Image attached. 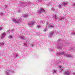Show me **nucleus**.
<instances>
[{
    "instance_id": "43",
    "label": "nucleus",
    "mask_w": 75,
    "mask_h": 75,
    "mask_svg": "<svg viewBox=\"0 0 75 75\" xmlns=\"http://www.w3.org/2000/svg\"><path fill=\"white\" fill-rule=\"evenodd\" d=\"M74 75H75V73H74Z\"/></svg>"
},
{
    "instance_id": "27",
    "label": "nucleus",
    "mask_w": 75,
    "mask_h": 75,
    "mask_svg": "<svg viewBox=\"0 0 75 75\" xmlns=\"http://www.w3.org/2000/svg\"><path fill=\"white\" fill-rule=\"evenodd\" d=\"M51 10H52V11H55V9L54 8H51Z\"/></svg>"
},
{
    "instance_id": "7",
    "label": "nucleus",
    "mask_w": 75,
    "mask_h": 75,
    "mask_svg": "<svg viewBox=\"0 0 75 75\" xmlns=\"http://www.w3.org/2000/svg\"><path fill=\"white\" fill-rule=\"evenodd\" d=\"M64 74L65 75H69L70 74V72L67 70L65 71Z\"/></svg>"
},
{
    "instance_id": "44",
    "label": "nucleus",
    "mask_w": 75,
    "mask_h": 75,
    "mask_svg": "<svg viewBox=\"0 0 75 75\" xmlns=\"http://www.w3.org/2000/svg\"><path fill=\"white\" fill-rule=\"evenodd\" d=\"M28 3H30V2H28Z\"/></svg>"
},
{
    "instance_id": "37",
    "label": "nucleus",
    "mask_w": 75,
    "mask_h": 75,
    "mask_svg": "<svg viewBox=\"0 0 75 75\" xmlns=\"http://www.w3.org/2000/svg\"><path fill=\"white\" fill-rule=\"evenodd\" d=\"M48 24V22L46 23V25H47Z\"/></svg>"
},
{
    "instance_id": "19",
    "label": "nucleus",
    "mask_w": 75,
    "mask_h": 75,
    "mask_svg": "<svg viewBox=\"0 0 75 75\" xmlns=\"http://www.w3.org/2000/svg\"><path fill=\"white\" fill-rule=\"evenodd\" d=\"M18 13H21V11H22V10H21L20 9H19L18 10Z\"/></svg>"
},
{
    "instance_id": "15",
    "label": "nucleus",
    "mask_w": 75,
    "mask_h": 75,
    "mask_svg": "<svg viewBox=\"0 0 75 75\" xmlns=\"http://www.w3.org/2000/svg\"><path fill=\"white\" fill-rule=\"evenodd\" d=\"M28 45H31V46H32V47H33V46H36V45H34V44H30V43H28Z\"/></svg>"
},
{
    "instance_id": "35",
    "label": "nucleus",
    "mask_w": 75,
    "mask_h": 75,
    "mask_svg": "<svg viewBox=\"0 0 75 75\" xmlns=\"http://www.w3.org/2000/svg\"><path fill=\"white\" fill-rule=\"evenodd\" d=\"M42 0H39L38 1H42Z\"/></svg>"
},
{
    "instance_id": "20",
    "label": "nucleus",
    "mask_w": 75,
    "mask_h": 75,
    "mask_svg": "<svg viewBox=\"0 0 75 75\" xmlns=\"http://www.w3.org/2000/svg\"><path fill=\"white\" fill-rule=\"evenodd\" d=\"M56 16L55 15H54L53 16V19H56L57 18Z\"/></svg>"
},
{
    "instance_id": "11",
    "label": "nucleus",
    "mask_w": 75,
    "mask_h": 75,
    "mask_svg": "<svg viewBox=\"0 0 75 75\" xmlns=\"http://www.w3.org/2000/svg\"><path fill=\"white\" fill-rule=\"evenodd\" d=\"M52 74H56L57 73V69H53L52 70Z\"/></svg>"
},
{
    "instance_id": "3",
    "label": "nucleus",
    "mask_w": 75,
    "mask_h": 75,
    "mask_svg": "<svg viewBox=\"0 0 75 75\" xmlns=\"http://www.w3.org/2000/svg\"><path fill=\"white\" fill-rule=\"evenodd\" d=\"M35 23V21H34V20H33V21H31L29 22L28 23V25L29 27H32V25H34Z\"/></svg>"
},
{
    "instance_id": "36",
    "label": "nucleus",
    "mask_w": 75,
    "mask_h": 75,
    "mask_svg": "<svg viewBox=\"0 0 75 75\" xmlns=\"http://www.w3.org/2000/svg\"><path fill=\"white\" fill-rule=\"evenodd\" d=\"M60 40V39H59V40H58L57 41H58V42H59V41Z\"/></svg>"
},
{
    "instance_id": "1",
    "label": "nucleus",
    "mask_w": 75,
    "mask_h": 75,
    "mask_svg": "<svg viewBox=\"0 0 75 75\" xmlns=\"http://www.w3.org/2000/svg\"><path fill=\"white\" fill-rule=\"evenodd\" d=\"M16 73V71L15 70H11V69H9V70L6 69L5 70V73L7 75H12L13 74Z\"/></svg>"
},
{
    "instance_id": "9",
    "label": "nucleus",
    "mask_w": 75,
    "mask_h": 75,
    "mask_svg": "<svg viewBox=\"0 0 75 75\" xmlns=\"http://www.w3.org/2000/svg\"><path fill=\"white\" fill-rule=\"evenodd\" d=\"M56 47L57 48H59V49H61V44H57V46H56Z\"/></svg>"
},
{
    "instance_id": "18",
    "label": "nucleus",
    "mask_w": 75,
    "mask_h": 75,
    "mask_svg": "<svg viewBox=\"0 0 75 75\" xmlns=\"http://www.w3.org/2000/svg\"><path fill=\"white\" fill-rule=\"evenodd\" d=\"M44 22H45V21L43 20H42L40 21V22L41 23V24H43Z\"/></svg>"
},
{
    "instance_id": "30",
    "label": "nucleus",
    "mask_w": 75,
    "mask_h": 75,
    "mask_svg": "<svg viewBox=\"0 0 75 75\" xmlns=\"http://www.w3.org/2000/svg\"><path fill=\"white\" fill-rule=\"evenodd\" d=\"M60 54H61V53H57V55H60Z\"/></svg>"
},
{
    "instance_id": "13",
    "label": "nucleus",
    "mask_w": 75,
    "mask_h": 75,
    "mask_svg": "<svg viewBox=\"0 0 75 75\" xmlns=\"http://www.w3.org/2000/svg\"><path fill=\"white\" fill-rule=\"evenodd\" d=\"M58 67H59V68H60V70H61L62 71H63V68L62 67V66H61L60 65H58Z\"/></svg>"
},
{
    "instance_id": "29",
    "label": "nucleus",
    "mask_w": 75,
    "mask_h": 75,
    "mask_svg": "<svg viewBox=\"0 0 75 75\" xmlns=\"http://www.w3.org/2000/svg\"><path fill=\"white\" fill-rule=\"evenodd\" d=\"M0 15H1V16H3V13L2 12H1L0 13Z\"/></svg>"
},
{
    "instance_id": "2",
    "label": "nucleus",
    "mask_w": 75,
    "mask_h": 75,
    "mask_svg": "<svg viewBox=\"0 0 75 75\" xmlns=\"http://www.w3.org/2000/svg\"><path fill=\"white\" fill-rule=\"evenodd\" d=\"M17 20H16L15 18H11L12 21H13L15 23H20V21H21V20L19 18H17Z\"/></svg>"
},
{
    "instance_id": "21",
    "label": "nucleus",
    "mask_w": 75,
    "mask_h": 75,
    "mask_svg": "<svg viewBox=\"0 0 75 75\" xmlns=\"http://www.w3.org/2000/svg\"><path fill=\"white\" fill-rule=\"evenodd\" d=\"M28 14H25L24 16V17H28Z\"/></svg>"
},
{
    "instance_id": "39",
    "label": "nucleus",
    "mask_w": 75,
    "mask_h": 75,
    "mask_svg": "<svg viewBox=\"0 0 75 75\" xmlns=\"http://www.w3.org/2000/svg\"><path fill=\"white\" fill-rule=\"evenodd\" d=\"M72 6H75V4H73L72 5Z\"/></svg>"
},
{
    "instance_id": "6",
    "label": "nucleus",
    "mask_w": 75,
    "mask_h": 75,
    "mask_svg": "<svg viewBox=\"0 0 75 75\" xmlns=\"http://www.w3.org/2000/svg\"><path fill=\"white\" fill-rule=\"evenodd\" d=\"M6 34V33L5 32L2 33L1 35V38H4V36H5Z\"/></svg>"
},
{
    "instance_id": "14",
    "label": "nucleus",
    "mask_w": 75,
    "mask_h": 75,
    "mask_svg": "<svg viewBox=\"0 0 75 75\" xmlns=\"http://www.w3.org/2000/svg\"><path fill=\"white\" fill-rule=\"evenodd\" d=\"M19 37L22 40H24V37L23 36H19Z\"/></svg>"
},
{
    "instance_id": "12",
    "label": "nucleus",
    "mask_w": 75,
    "mask_h": 75,
    "mask_svg": "<svg viewBox=\"0 0 75 75\" xmlns=\"http://www.w3.org/2000/svg\"><path fill=\"white\" fill-rule=\"evenodd\" d=\"M67 4H68V3L67 2H64L63 3L62 5V6H67Z\"/></svg>"
},
{
    "instance_id": "40",
    "label": "nucleus",
    "mask_w": 75,
    "mask_h": 75,
    "mask_svg": "<svg viewBox=\"0 0 75 75\" xmlns=\"http://www.w3.org/2000/svg\"><path fill=\"white\" fill-rule=\"evenodd\" d=\"M23 2H21V4H23Z\"/></svg>"
},
{
    "instance_id": "26",
    "label": "nucleus",
    "mask_w": 75,
    "mask_h": 75,
    "mask_svg": "<svg viewBox=\"0 0 75 75\" xmlns=\"http://www.w3.org/2000/svg\"><path fill=\"white\" fill-rule=\"evenodd\" d=\"M72 50H74V51H75V47H73V48H71Z\"/></svg>"
},
{
    "instance_id": "23",
    "label": "nucleus",
    "mask_w": 75,
    "mask_h": 75,
    "mask_svg": "<svg viewBox=\"0 0 75 75\" xmlns=\"http://www.w3.org/2000/svg\"><path fill=\"white\" fill-rule=\"evenodd\" d=\"M3 27L2 26L1 27H0V31L2 30H3Z\"/></svg>"
},
{
    "instance_id": "25",
    "label": "nucleus",
    "mask_w": 75,
    "mask_h": 75,
    "mask_svg": "<svg viewBox=\"0 0 75 75\" xmlns=\"http://www.w3.org/2000/svg\"><path fill=\"white\" fill-rule=\"evenodd\" d=\"M40 26L39 25H37V28H40Z\"/></svg>"
},
{
    "instance_id": "34",
    "label": "nucleus",
    "mask_w": 75,
    "mask_h": 75,
    "mask_svg": "<svg viewBox=\"0 0 75 75\" xmlns=\"http://www.w3.org/2000/svg\"><path fill=\"white\" fill-rule=\"evenodd\" d=\"M10 30H8L7 32L8 33V32H10Z\"/></svg>"
},
{
    "instance_id": "45",
    "label": "nucleus",
    "mask_w": 75,
    "mask_h": 75,
    "mask_svg": "<svg viewBox=\"0 0 75 75\" xmlns=\"http://www.w3.org/2000/svg\"><path fill=\"white\" fill-rule=\"evenodd\" d=\"M67 44H68V43H67Z\"/></svg>"
},
{
    "instance_id": "41",
    "label": "nucleus",
    "mask_w": 75,
    "mask_h": 75,
    "mask_svg": "<svg viewBox=\"0 0 75 75\" xmlns=\"http://www.w3.org/2000/svg\"><path fill=\"white\" fill-rule=\"evenodd\" d=\"M73 35H74V34H75V33L74 32V33H73Z\"/></svg>"
},
{
    "instance_id": "16",
    "label": "nucleus",
    "mask_w": 75,
    "mask_h": 75,
    "mask_svg": "<svg viewBox=\"0 0 75 75\" xmlns=\"http://www.w3.org/2000/svg\"><path fill=\"white\" fill-rule=\"evenodd\" d=\"M61 6H62V4H60L59 5L58 7L59 8H61Z\"/></svg>"
},
{
    "instance_id": "8",
    "label": "nucleus",
    "mask_w": 75,
    "mask_h": 75,
    "mask_svg": "<svg viewBox=\"0 0 75 75\" xmlns=\"http://www.w3.org/2000/svg\"><path fill=\"white\" fill-rule=\"evenodd\" d=\"M54 32H52L50 33L48 35L49 38H51V37L53 35V34H54Z\"/></svg>"
},
{
    "instance_id": "5",
    "label": "nucleus",
    "mask_w": 75,
    "mask_h": 75,
    "mask_svg": "<svg viewBox=\"0 0 75 75\" xmlns=\"http://www.w3.org/2000/svg\"><path fill=\"white\" fill-rule=\"evenodd\" d=\"M45 13V11L42 8H41L39 11H37L38 13Z\"/></svg>"
},
{
    "instance_id": "17",
    "label": "nucleus",
    "mask_w": 75,
    "mask_h": 75,
    "mask_svg": "<svg viewBox=\"0 0 75 75\" xmlns=\"http://www.w3.org/2000/svg\"><path fill=\"white\" fill-rule=\"evenodd\" d=\"M8 38H10L11 39V38H13V36L11 35H10L8 37Z\"/></svg>"
},
{
    "instance_id": "24",
    "label": "nucleus",
    "mask_w": 75,
    "mask_h": 75,
    "mask_svg": "<svg viewBox=\"0 0 75 75\" xmlns=\"http://www.w3.org/2000/svg\"><path fill=\"white\" fill-rule=\"evenodd\" d=\"M4 45V43H0V46H2L3 45Z\"/></svg>"
},
{
    "instance_id": "38",
    "label": "nucleus",
    "mask_w": 75,
    "mask_h": 75,
    "mask_svg": "<svg viewBox=\"0 0 75 75\" xmlns=\"http://www.w3.org/2000/svg\"><path fill=\"white\" fill-rule=\"evenodd\" d=\"M7 6H5V8H7Z\"/></svg>"
},
{
    "instance_id": "33",
    "label": "nucleus",
    "mask_w": 75,
    "mask_h": 75,
    "mask_svg": "<svg viewBox=\"0 0 75 75\" xmlns=\"http://www.w3.org/2000/svg\"><path fill=\"white\" fill-rule=\"evenodd\" d=\"M63 19V18H61V20H60V21H62V20Z\"/></svg>"
},
{
    "instance_id": "22",
    "label": "nucleus",
    "mask_w": 75,
    "mask_h": 75,
    "mask_svg": "<svg viewBox=\"0 0 75 75\" xmlns=\"http://www.w3.org/2000/svg\"><path fill=\"white\" fill-rule=\"evenodd\" d=\"M47 28H45L43 30V31L44 32H46V31H47Z\"/></svg>"
},
{
    "instance_id": "42",
    "label": "nucleus",
    "mask_w": 75,
    "mask_h": 75,
    "mask_svg": "<svg viewBox=\"0 0 75 75\" xmlns=\"http://www.w3.org/2000/svg\"><path fill=\"white\" fill-rule=\"evenodd\" d=\"M0 56H1V52H0Z\"/></svg>"
},
{
    "instance_id": "28",
    "label": "nucleus",
    "mask_w": 75,
    "mask_h": 75,
    "mask_svg": "<svg viewBox=\"0 0 75 75\" xmlns=\"http://www.w3.org/2000/svg\"><path fill=\"white\" fill-rule=\"evenodd\" d=\"M49 50L51 52V51H53V50L51 49H49Z\"/></svg>"
},
{
    "instance_id": "10",
    "label": "nucleus",
    "mask_w": 75,
    "mask_h": 75,
    "mask_svg": "<svg viewBox=\"0 0 75 75\" xmlns=\"http://www.w3.org/2000/svg\"><path fill=\"white\" fill-rule=\"evenodd\" d=\"M48 28H54V25L52 24H50L48 25Z\"/></svg>"
},
{
    "instance_id": "31",
    "label": "nucleus",
    "mask_w": 75,
    "mask_h": 75,
    "mask_svg": "<svg viewBox=\"0 0 75 75\" xmlns=\"http://www.w3.org/2000/svg\"><path fill=\"white\" fill-rule=\"evenodd\" d=\"M15 56H16V57H18V54H17L15 55Z\"/></svg>"
},
{
    "instance_id": "4",
    "label": "nucleus",
    "mask_w": 75,
    "mask_h": 75,
    "mask_svg": "<svg viewBox=\"0 0 75 75\" xmlns=\"http://www.w3.org/2000/svg\"><path fill=\"white\" fill-rule=\"evenodd\" d=\"M65 52H63L61 53V55H64L66 57H67V58H69V57H70V58L72 57V56H71L70 55H69L68 54H65Z\"/></svg>"
},
{
    "instance_id": "32",
    "label": "nucleus",
    "mask_w": 75,
    "mask_h": 75,
    "mask_svg": "<svg viewBox=\"0 0 75 75\" xmlns=\"http://www.w3.org/2000/svg\"><path fill=\"white\" fill-rule=\"evenodd\" d=\"M24 46H25L26 45H27V44H26V43H24Z\"/></svg>"
},
{
    "instance_id": "46",
    "label": "nucleus",
    "mask_w": 75,
    "mask_h": 75,
    "mask_svg": "<svg viewBox=\"0 0 75 75\" xmlns=\"http://www.w3.org/2000/svg\"><path fill=\"white\" fill-rule=\"evenodd\" d=\"M71 33H72V32Z\"/></svg>"
}]
</instances>
